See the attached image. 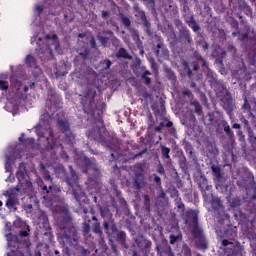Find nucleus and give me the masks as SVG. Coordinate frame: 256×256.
<instances>
[{
    "label": "nucleus",
    "instance_id": "nucleus-25",
    "mask_svg": "<svg viewBox=\"0 0 256 256\" xmlns=\"http://www.w3.org/2000/svg\"><path fill=\"white\" fill-rule=\"evenodd\" d=\"M222 245H224V247H227V245H229V241L228 240H223Z\"/></svg>",
    "mask_w": 256,
    "mask_h": 256
},
{
    "label": "nucleus",
    "instance_id": "nucleus-5",
    "mask_svg": "<svg viewBox=\"0 0 256 256\" xmlns=\"http://www.w3.org/2000/svg\"><path fill=\"white\" fill-rule=\"evenodd\" d=\"M43 43H45L46 49L41 48L42 53L44 51V53H48V55H53V53L59 49V41H57L56 35H52V37L46 36L43 39Z\"/></svg>",
    "mask_w": 256,
    "mask_h": 256
},
{
    "label": "nucleus",
    "instance_id": "nucleus-1",
    "mask_svg": "<svg viewBox=\"0 0 256 256\" xmlns=\"http://www.w3.org/2000/svg\"><path fill=\"white\" fill-rule=\"evenodd\" d=\"M60 114L61 111L58 110L57 113H47L44 114V116H41L40 126L36 129V131L39 141L40 143H43L44 147L53 149V145H56V142L53 139V131H51V129L43 128L45 127L46 123H49V119L50 121H57L60 129L63 131H67V129H69V124L63 120V118L59 117Z\"/></svg>",
    "mask_w": 256,
    "mask_h": 256
},
{
    "label": "nucleus",
    "instance_id": "nucleus-30",
    "mask_svg": "<svg viewBox=\"0 0 256 256\" xmlns=\"http://www.w3.org/2000/svg\"><path fill=\"white\" fill-rule=\"evenodd\" d=\"M166 127H173V122H167Z\"/></svg>",
    "mask_w": 256,
    "mask_h": 256
},
{
    "label": "nucleus",
    "instance_id": "nucleus-19",
    "mask_svg": "<svg viewBox=\"0 0 256 256\" xmlns=\"http://www.w3.org/2000/svg\"><path fill=\"white\" fill-rule=\"evenodd\" d=\"M122 23H124L126 27H129L131 25V21L127 17H122Z\"/></svg>",
    "mask_w": 256,
    "mask_h": 256
},
{
    "label": "nucleus",
    "instance_id": "nucleus-12",
    "mask_svg": "<svg viewBox=\"0 0 256 256\" xmlns=\"http://www.w3.org/2000/svg\"><path fill=\"white\" fill-rule=\"evenodd\" d=\"M118 57H124V59H129L130 56L127 54V51L123 48H121L118 52Z\"/></svg>",
    "mask_w": 256,
    "mask_h": 256
},
{
    "label": "nucleus",
    "instance_id": "nucleus-43",
    "mask_svg": "<svg viewBox=\"0 0 256 256\" xmlns=\"http://www.w3.org/2000/svg\"><path fill=\"white\" fill-rule=\"evenodd\" d=\"M19 141H23V136H21V137L19 138Z\"/></svg>",
    "mask_w": 256,
    "mask_h": 256
},
{
    "label": "nucleus",
    "instance_id": "nucleus-15",
    "mask_svg": "<svg viewBox=\"0 0 256 256\" xmlns=\"http://www.w3.org/2000/svg\"><path fill=\"white\" fill-rule=\"evenodd\" d=\"M181 239V235H171L170 236V243L173 245L177 240Z\"/></svg>",
    "mask_w": 256,
    "mask_h": 256
},
{
    "label": "nucleus",
    "instance_id": "nucleus-46",
    "mask_svg": "<svg viewBox=\"0 0 256 256\" xmlns=\"http://www.w3.org/2000/svg\"><path fill=\"white\" fill-rule=\"evenodd\" d=\"M185 95H189V92H185Z\"/></svg>",
    "mask_w": 256,
    "mask_h": 256
},
{
    "label": "nucleus",
    "instance_id": "nucleus-47",
    "mask_svg": "<svg viewBox=\"0 0 256 256\" xmlns=\"http://www.w3.org/2000/svg\"><path fill=\"white\" fill-rule=\"evenodd\" d=\"M72 139H74V137H73V136H71L70 141H71Z\"/></svg>",
    "mask_w": 256,
    "mask_h": 256
},
{
    "label": "nucleus",
    "instance_id": "nucleus-36",
    "mask_svg": "<svg viewBox=\"0 0 256 256\" xmlns=\"http://www.w3.org/2000/svg\"><path fill=\"white\" fill-rule=\"evenodd\" d=\"M30 87L31 89H33V87H35V83L34 82L30 83Z\"/></svg>",
    "mask_w": 256,
    "mask_h": 256
},
{
    "label": "nucleus",
    "instance_id": "nucleus-26",
    "mask_svg": "<svg viewBox=\"0 0 256 256\" xmlns=\"http://www.w3.org/2000/svg\"><path fill=\"white\" fill-rule=\"evenodd\" d=\"M224 131H226V133H229V131H231V128L229 126H225Z\"/></svg>",
    "mask_w": 256,
    "mask_h": 256
},
{
    "label": "nucleus",
    "instance_id": "nucleus-37",
    "mask_svg": "<svg viewBox=\"0 0 256 256\" xmlns=\"http://www.w3.org/2000/svg\"><path fill=\"white\" fill-rule=\"evenodd\" d=\"M43 191H47V193H49V190H47V186L43 187Z\"/></svg>",
    "mask_w": 256,
    "mask_h": 256
},
{
    "label": "nucleus",
    "instance_id": "nucleus-8",
    "mask_svg": "<svg viewBox=\"0 0 256 256\" xmlns=\"http://www.w3.org/2000/svg\"><path fill=\"white\" fill-rule=\"evenodd\" d=\"M13 163H14L13 158L8 156L6 158V162H5V171H6V173H9L8 177L6 178L7 183H13V181H15V176H13V174H12L13 173Z\"/></svg>",
    "mask_w": 256,
    "mask_h": 256
},
{
    "label": "nucleus",
    "instance_id": "nucleus-7",
    "mask_svg": "<svg viewBox=\"0 0 256 256\" xmlns=\"http://www.w3.org/2000/svg\"><path fill=\"white\" fill-rule=\"evenodd\" d=\"M186 225L192 226V233L196 237H201V230L197 227V213L193 210L188 212V218L186 219Z\"/></svg>",
    "mask_w": 256,
    "mask_h": 256
},
{
    "label": "nucleus",
    "instance_id": "nucleus-17",
    "mask_svg": "<svg viewBox=\"0 0 256 256\" xmlns=\"http://www.w3.org/2000/svg\"><path fill=\"white\" fill-rule=\"evenodd\" d=\"M147 75H151V73H149V71H146L144 74H143V78L145 79V83L147 85H149V83H151V79L147 77Z\"/></svg>",
    "mask_w": 256,
    "mask_h": 256
},
{
    "label": "nucleus",
    "instance_id": "nucleus-2",
    "mask_svg": "<svg viewBox=\"0 0 256 256\" xmlns=\"http://www.w3.org/2000/svg\"><path fill=\"white\" fill-rule=\"evenodd\" d=\"M17 179L19 181V185L4 193L5 197H8L6 200V207L8 209H17V205L19 204V195L22 193H27V191H31V180H29V175L25 172V164H20L19 171L17 172Z\"/></svg>",
    "mask_w": 256,
    "mask_h": 256
},
{
    "label": "nucleus",
    "instance_id": "nucleus-32",
    "mask_svg": "<svg viewBox=\"0 0 256 256\" xmlns=\"http://www.w3.org/2000/svg\"><path fill=\"white\" fill-rule=\"evenodd\" d=\"M196 113H201V108L199 106L196 107Z\"/></svg>",
    "mask_w": 256,
    "mask_h": 256
},
{
    "label": "nucleus",
    "instance_id": "nucleus-40",
    "mask_svg": "<svg viewBox=\"0 0 256 256\" xmlns=\"http://www.w3.org/2000/svg\"><path fill=\"white\" fill-rule=\"evenodd\" d=\"M156 131H161V128L160 127H156Z\"/></svg>",
    "mask_w": 256,
    "mask_h": 256
},
{
    "label": "nucleus",
    "instance_id": "nucleus-24",
    "mask_svg": "<svg viewBox=\"0 0 256 256\" xmlns=\"http://www.w3.org/2000/svg\"><path fill=\"white\" fill-rule=\"evenodd\" d=\"M31 209H33L32 205L25 206V211H27L28 213L31 212Z\"/></svg>",
    "mask_w": 256,
    "mask_h": 256
},
{
    "label": "nucleus",
    "instance_id": "nucleus-49",
    "mask_svg": "<svg viewBox=\"0 0 256 256\" xmlns=\"http://www.w3.org/2000/svg\"><path fill=\"white\" fill-rule=\"evenodd\" d=\"M85 229H86V231H87L88 228L86 227Z\"/></svg>",
    "mask_w": 256,
    "mask_h": 256
},
{
    "label": "nucleus",
    "instance_id": "nucleus-29",
    "mask_svg": "<svg viewBox=\"0 0 256 256\" xmlns=\"http://www.w3.org/2000/svg\"><path fill=\"white\" fill-rule=\"evenodd\" d=\"M107 15H109V13L107 11L102 12V17H107Z\"/></svg>",
    "mask_w": 256,
    "mask_h": 256
},
{
    "label": "nucleus",
    "instance_id": "nucleus-44",
    "mask_svg": "<svg viewBox=\"0 0 256 256\" xmlns=\"http://www.w3.org/2000/svg\"><path fill=\"white\" fill-rule=\"evenodd\" d=\"M36 256H41V253L38 252V253L36 254Z\"/></svg>",
    "mask_w": 256,
    "mask_h": 256
},
{
    "label": "nucleus",
    "instance_id": "nucleus-20",
    "mask_svg": "<svg viewBox=\"0 0 256 256\" xmlns=\"http://www.w3.org/2000/svg\"><path fill=\"white\" fill-rule=\"evenodd\" d=\"M9 87V85L7 84V82L0 80V89L5 90Z\"/></svg>",
    "mask_w": 256,
    "mask_h": 256
},
{
    "label": "nucleus",
    "instance_id": "nucleus-48",
    "mask_svg": "<svg viewBox=\"0 0 256 256\" xmlns=\"http://www.w3.org/2000/svg\"><path fill=\"white\" fill-rule=\"evenodd\" d=\"M84 213H87V210H84Z\"/></svg>",
    "mask_w": 256,
    "mask_h": 256
},
{
    "label": "nucleus",
    "instance_id": "nucleus-16",
    "mask_svg": "<svg viewBox=\"0 0 256 256\" xmlns=\"http://www.w3.org/2000/svg\"><path fill=\"white\" fill-rule=\"evenodd\" d=\"M43 9H45V6L43 4H37L35 6V12L36 13H41V11H43Z\"/></svg>",
    "mask_w": 256,
    "mask_h": 256
},
{
    "label": "nucleus",
    "instance_id": "nucleus-18",
    "mask_svg": "<svg viewBox=\"0 0 256 256\" xmlns=\"http://www.w3.org/2000/svg\"><path fill=\"white\" fill-rule=\"evenodd\" d=\"M169 151L170 150L167 147L162 148V154H163L164 157H166V159H169Z\"/></svg>",
    "mask_w": 256,
    "mask_h": 256
},
{
    "label": "nucleus",
    "instance_id": "nucleus-38",
    "mask_svg": "<svg viewBox=\"0 0 256 256\" xmlns=\"http://www.w3.org/2000/svg\"><path fill=\"white\" fill-rule=\"evenodd\" d=\"M75 199L79 200V197H77V194L74 192Z\"/></svg>",
    "mask_w": 256,
    "mask_h": 256
},
{
    "label": "nucleus",
    "instance_id": "nucleus-34",
    "mask_svg": "<svg viewBox=\"0 0 256 256\" xmlns=\"http://www.w3.org/2000/svg\"><path fill=\"white\" fill-rule=\"evenodd\" d=\"M90 43H91L92 47H95V40L92 39V40L90 41Z\"/></svg>",
    "mask_w": 256,
    "mask_h": 256
},
{
    "label": "nucleus",
    "instance_id": "nucleus-13",
    "mask_svg": "<svg viewBox=\"0 0 256 256\" xmlns=\"http://www.w3.org/2000/svg\"><path fill=\"white\" fill-rule=\"evenodd\" d=\"M212 207L214 209H219L221 207V202L219 201V198L212 200Z\"/></svg>",
    "mask_w": 256,
    "mask_h": 256
},
{
    "label": "nucleus",
    "instance_id": "nucleus-41",
    "mask_svg": "<svg viewBox=\"0 0 256 256\" xmlns=\"http://www.w3.org/2000/svg\"><path fill=\"white\" fill-rule=\"evenodd\" d=\"M0 207H3V201L0 200Z\"/></svg>",
    "mask_w": 256,
    "mask_h": 256
},
{
    "label": "nucleus",
    "instance_id": "nucleus-4",
    "mask_svg": "<svg viewBox=\"0 0 256 256\" xmlns=\"http://www.w3.org/2000/svg\"><path fill=\"white\" fill-rule=\"evenodd\" d=\"M11 223L7 222L5 224V237L8 241V247L10 252L7 253V256H24L21 250H13L11 247H17V236L11 234Z\"/></svg>",
    "mask_w": 256,
    "mask_h": 256
},
{
    "label": "nucleus",
    "instance_id": "nucleus-45",
    "mask_svg": "<svg viewBox=\"0 0 256 256\" xmlns=\"http://www.w3.org/2000/svg\"><path fill=\"white\" fill-rule=\"evenodd\" d=\"M104 227H106V229H107V223H104Z\"/></svg>",
    "mask_w": 256,
    "mask_h": 256
},
{
    "label": "nucleus",
    "instance_id": "nucleus-28",
    "mask_svg": "<svg viewBox=\"0 0 256 256\" xmlns=\"http://www.w3.org/2000/svg\"><path fill=\"white\" fill-rule=\"evenodd\" d=\"M233 128H234V129H240V128H241V125H239V124H234V125H233Z\"/></svg>",
    "mask_w": 256,
    "mask_h": 256
},
{
    "label": "nucleus",
    "instance_id": "nucleus-11",
    "mask_svg": "<svg viewBox=\"0 0 256 256\" xmlns=\"http://www.w3.org/2000/svg\"><path fill=\"white\" fill-rule=\"evenodd\" d=\"M107 36H101V34H99L98 35V39H100V41H101V43L103 44V45H105V42L108 40V39H111V37H112V33L111 32H107V34H106Z\"/></svg>",
    "mask_w": 256,
    "mask_h": 256
},
{
    "label": "nucleus",
    "instance_id": "nucleus-14",
    "mask_svg": "<svg viewBox=\"0 0 256 256\" xmlns=\"http://www.w3.org/2000/svg\"><path fill=\"white\" fill-rule=\"evenodd\" d=\"M212 171L215 174V176L217 177V179H219V177H221V170L219 169V167L212 166Z\"/></svg>",
    "mask_w": 256,
    "mask_h": 256
},
{
    "label": "nucleus",
    "instance_id": "nucleus-39",
    "mask_svg": "<svg viewBox=\"0 0 256 256\" xmlns=\"http://www.w3.org/2000/svg\"><path fill=\"white\" fill-rule=\"evenodd\" d=\"M101 215L102 217H105V213L103 212V210H101Z\"/></svg>",
    "mask_w": 256,
    "mask_h": 256
},
{
    "label": "nucleus",
    "instance_id": "nucleus-31",
    "mask_svg": "<svg viewBox=\"0 0 256 256\" xmlns=\"http://www.w3.org/2000/svg\"><path fill=\"white\" fill-rule=\"evenodd\" d=\"M148 1H149V3H150L151 7H154V6H155V2H153V0H148Z\"/></svg>",
    "mask_w": 256,
    "mask_h": 256
},
{
    "label": "nucleus",
    "instance_id": "nucleus-9",
    "mask_svg": "<svg viewBox=\"0 0 256 256\" xmlns=\"http://www.w3.org/2000/svg\"><path fill=\"white\" fill-rule=\"evenodd\" d=\"M14 225H15L16 227H24V230H21V231H20L21 237H27V235H29L30 229H29V225H27V223L21 222L20 219H17V220L14 222Z\"/></svg>",
    "mask_w": 256,
    "mask_h": 256
},
{
    "label": "nucleus",
    "instance_id": "nucleus-27",
    "mask_svg": "<svg viewBox=\"0 0 256 256\" xmlns=\"http://www.w3.org/2000/svg\"><path fill=\"white\" fill-rule=\"evenodd\" d=\"M27 143H29V145H31V147H33V139H31V138L28 139V140H27Z\"/></svg>",
    "mask_w": 256,
    "mask_h": 256
},
{
    "label": "nucleus",
    "instance_id": "nucleus-6",
    "mask_svg": "<svg viewBox=\"0 0 256 256\" xmlns=\"http://www.w3.org/2000/svg\"><path fill=\"white\" fill-rule=\"evenodd\" d=\"M26 63L27 65H29V67H31L34 79L41 81V78L43 77V72L41 71V68L38 67L35 57L28 55L26 57Z\"/></svg>",
    "mask_w": 256,
    "mask_h": 256
},
{
    "label": "nucleus",
    "instance_id": "nucleus-23",
    "mask_svg": "<svg viewBox=\"0 0 256 256\" xmlns=\"http://www.w3.org/2000/svg\"><path fill=\"white\" fill-rule=\"evenodd\" d=\"M37 213H38V215H41L40 219H42V221H45V214L43 213V211L37 210Z\"/></svg>",
    "mask_w": 256,
    "mask_h": 256
},
{
    "label": "nucleus",
    "instance_id": "nucleus-33",
    "mask_svg": "<svg viewBox=\"0 0 256 256\" xmlns=\"http://www.w3.org/2000/svg\"><path fill=\"white\" fill-rule=\"evenodd\" d=\"M155 181H156V183H159L160 181H161V178H159V177H155Z\"/></svg>",
    "mask_w": 256,
    "mask_h": 256
},
{
    "label": "nucleus",
    "instance_id": "nucleus-22",
    "mask_svg": "<svg viewBox=\"0 0 256 256\" xmlns=\"http://www.w3.org/2000/svg\"><path fill=\"white\" fill-rule=\"evenodd\" d=\"M104 69H109V67H111V61L109 60H105L103 63H102Z\"/></svg>",
    "mask_w": 256,
    "mask_h": 256
},
{
    "label": "nucleus",
    "instance_id": "nucleus-42",
    "mask_svg": "<svg viewBox=\"0 0 256 256\" xmlns=\"http://www.w3.org/2000/svg\"><path fill=\"white\" fill-rule=\"evenodd\" d=\"M32 147H35L36 149H39V147L35 146V144H32Z\"/></svg>",
    "mask_w": 256,
    "mask_h": 256
},
{
    "label": "nucleus",
    "instance_id": "nucleus-21",
    "mask_svg": "<svg viewBox=\"0 0 256 256\" xmlns=\"http://www.w3.org/2000/svg\"><path fill=\"white\" fill-rule=\"evenodd\" d=\"M189 26L193 29V31H199V26H197L195 22H190Z\"/></svg>",
    "mask_w": 256,
    "mask_h": 256
},
{
    "label": "nucleus",
    "instance_id": "nucleus-35",
    "mask_svg": "<svg viewBox=\"0 0 256 256\" xmlns=\"http://www.w3.org/2000/svg\"><path fill=\"white\" fill-rule=\"evenodd\" d=\"M38 46L41 47V38H38Z\"/></svg>",
    "mask_w": 256,
    "mask_h": 256
},
{
    "label": "nucleus",
    "instance_id": "nucleus-10",
    "mask_svg": "<svg viewBox=\"0 0 256 256\" xmlns=\"http://www.w3.org/2000/svg\"><path fill=\"white\" fill-rule=\"evenodd\" d=\"M64 245H75L77 243V235L73 234L72 237L69 235H65L62 238Z\"/></svg>",
    "mask_w": 256,
    "mask_h": 256
},
{
    "label": "nucleus",
    "instance_id": "nucleus-3",
    "mask_svg": "<svg viewBox=\"0 0 256 256\" xmlns=\"http://www.w3.org/2000/svg\"><path fill=\"white\" fill-rule=\"evenodd\" d=\"M10 83L12 92L7 98L4 109L8 111V113H12V115H17V113H19V100L16 99H22L25 93L29 91V88L27 85L22 84L21 80H18L16 77H12Z\"/></svg>",
    "mask_w": 256,
    "mask_h": 256
}]
</instances>
